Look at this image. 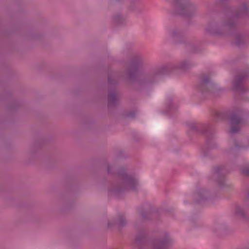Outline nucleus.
Here are the masks:
<instances>
[{
	"label": "nucleus",
	"mask_w": 249,
	"mask_h": 249,
	"mask_svg": "<svg viewBox=\"0 0 249 249\" xmlns=\"http://www.w3.org/2000/svg\"><path fill=\"white\" fill-rule=\"evenodd\" d=\"M142 63L141 57L135 56L130 62V66L125 72L126 78L128 81L135 83L132 89L134 91H139L141 87L148 86L158 82L163 76L176 71H186L195 65L190 60H184L180 63H171L157 68L153 71L145 73L138 79L140 70Z\"/></svg>",
	"instance_id": "nucleus-1"
},
{
	"label": "nucleus",
	"mask_w": 249,
	"mask_h": 249,
	"mask_svg": "<svg viewBox=\"0 0 249 249\" xmlns=\"http://www.w3.org/2000/svg\"><path fill=\"white\" fill-rule=\"evenodd\" d=\"M103 167L107 170L108 175L114 178H118L120 180L111 183L108 188L109 196L120 198L124 195L125 192L137 191V179L134 176L128 174L125 168L117 167L115 165L108 163L107 161L104 162Z\"/></svg>",
	"instance_id": "nucleus-2"
},
{
	"label": "nucleus",
	"mask_w": 249,
	"mask_h": 249,
	"mask_svg": "<svg viewBox=\"0 0 249 249\" xmlns=\"http://www.w3.org/2000/svg\"><path fill=\"white\" fill-rule=\"evenodd\" d=\"M236 18L231 17L223 18L216 16L208 22L205 28V32L211 36H233L236 45L240 46L244 43V37L242 34L235 33L236 27L234 19Z\"/></svg>",
	"instance_id": "nucleus-3"
},
{
	"label": "nucleus",
	"mask_w": 249,
	"mask_h": 249,
	"mask_svg": "<svg viewBox=\"0 0 249 249\" xmlns=\"http://www.w3.org/2000/svg\"><path fill=\"white\" fill-rule=\"evenodd\" d=\"M187 126L190 129V132L197 134H202L205 138V144L201 150V155L203 157H208L210 159H213L211 155L210 150L217 148L218 144L213 140L215 138V130L212 124H204L199 123H189Z\"/></svg>",
	"instance_id": "nucleus-4"
},
{
	"label": "nucleus",
	"mask_w": 249,
	"mask_h": 249,
	"mask_svg": "<svg viewBox=\"0 0 249 249\" xmlns=\"http://www.w3.org/2000/svg\"><path fill=\"white\" fill-rule=\"evenodd\" d=\"M211 76V72L202 73L200 76L198 82L196 85L197 90L204 98L209 95L217 97L225 90L224 88L219 87L213 81Z\"/></svg>",
	"instance_id": "nucleus-5"
},
{
	"label": "nucleus",
	"mask_w": 249,
	"mask_h": 249,
	"mask_svg": "<svg viewBox=\"0 0 249 249\" xmlns=\"http://www.w3.org/2000/svg\"><path fill=\"white\" fill-rule=\"evenodd\" d=\"M247 111L240 107L235 108L230 117L227 112L214 111L213 113V117L216 121H225L229 119L231 124L230 132L236 134L240 131L239 125L243 122V117L247 114Z\"/></svg>",
	"instance_id": "nucleus-6"
},
{
	"label": "nucleus",
	"mask_w": 249,
	"mask_h": 249,
	"mask_svg": "<svg viewBox=\"0 0 249 249\" xmlns=\"http://www.w3.org/2000/svg\"><path fill=\"white\" fill-rule=\"evenodd\" d=\"M171 240L169 237L162 239L148 240L145 231L139 232L134 241V245L137 249H166L171 244Z\"/></svg>",
	"instance_id": "nucleus-7"
},
{
	"label": "nucleus",
	"mask_w": 249,
	"mask_h": 249,
	"mask_svg": "<svg viewBox=\"0 0 249 249\" xmlns=\"http://www.w3.org/2000/svg\"><path fill=\"white\" fill-rule=\"evenodd\" d=\"M173 9V14L180 15L186 18L194 17L197 6L190 0H169Z\"/></svg>",
	"instance_id": "nucleus-8"
},
{
	"label": "nucleus",
	"mask_w": 249,
	"mask_h": 249,
	"mask_svg": "<svg viewBox=\"0 0 249 249\" xmlns=\"http://www.w3.org/2000/svg\"><path fill=\"white\" fill-rule=\"evenodd\" d=\"M229 171L221 165L213 168L212 178L215 180L220 188H229L230 185L226 182L225 176Z\"/></svg>",
	"instance_id": "nucleus-9"
},
{
	"label": "nucleus",
	"mask_w": 249,
	"mask_h": 249,
	"mask_svg": "<svg viewBox=\"0 0 249 249\" xmlns=\"http://www.w3.org/2000/svg\"><path fill=\"white\" fill-rule=\"evenodd\" d=\"M249 77V71H245L243 73L235 75L232 82V89L235 92L243 95L249 91V88L242 85L244 81Z\"/></svg>",
	"instance_id": "nucleus-10"
},
{
	"label": "nucleus",
	"mask_w": 249,
	"mask_h": 249,
	"mask_svg": "<svg viewBox=\"0 0 249 249\" xmlns=\"http://www.w3.org/2000/svg\"><path fill=\"white\" fill-rule=\"evenodd\" d=\"M169 35L175 44L185 43L184 38L186 32L183 29L178 27H174L171 29Z\"/></svg>",
	"instance_id": "nucleus-11"
},
{
	"label": "nucleus",
	"mask_w": 249,
	"mask_h": 249,
	"mask_svg": "<svg viewBox=\"0 0 249 249\" xmlns=\"http://www.w3.org/2000/svg\"><path fill=\"white\" fill-rule=\"evenodd\" d=\"M193 196L195 202L197 204L204 203L212 198L210 192L204 188L198 189Z\"/></svg>",
	"instance_id": "nucleus-12"
},
{
	"label": "nucleus",
	"mask_w": 249,
	"mask_h": 249,
	"mask_svg": "<svg viewBox=\"0 0 249 249\" xmlns=\"http://www.w3.org/2000/svg\"><path fill=\"white\" fill-rule=\"evenodd\" d=\"M249 143V138L248 140ZM249 148L248 145H242L236 140H234L233 145L225 150V153L228 155H231L234 157L237 156L241 150H247Z\"/></svg>",
	"instance_id": "nucleus-13"
},
{
	"label": "nucleus",
	"mask_w": 249,
	"mask_h": 249,
	"mask_svg": "<svg viewBox=\"0 0 249 249\" xmlns=\"http://www.w3.org/2000/svg\"><path fill=\"white\" fill-rule=\"evenodd\" d=\"M128 8L136 15L142 14L144 11V6L141 0H130Z\"/></svg>",
	"instance_id": "nucleus-14"
},
{
	"label": "nucleus",
	"mask_w": 249,
	"mask_h": 249,
	"mask_svg": "<svg viewBox=\"0 0 249 249\" xmlns=\"http://www.w3.org/2000/svg\"><path fill=\"white\" fill-rule=\"evenodd\" d=\"M119 221L117 223L116 220H112L111 221H108L107 224L108 228H111V227L115 226L116 225H118V227L120 229H122L127 224V221L124 217V214H121L118 215Z\"/></svg>",
	"instance_id": "nucleus-15"
},
{
	"label": "nucleus",
	"mask_w": 249,
	"mask_h": 249,
	"mask_svg": "<svg viewBox=\"0 0 249 249\" xmlns=\"http://www.w3.org/2000/svg\"><path fill=\"white\" fill-rule=\"evenodd\" d=\"M107 106L108 109L112 107H116L118 104L116 94L114 91H110L107 95Z\"/></svg>",
	"instance_id": "nucleus-16"
},
{
	"label": "nucleus",
	"mask_w": 249,
	"mask_h": 249,
	"mask_svg": "<svg viewBox=\"0 0 249 249\" xmlns=\"http://www.w3.org/2000/svg\"><path fill=\"white\" fill-rule=\"evenodd\" d=\"M166 110L163 112V113H169L175 111L178 107L173 102V99L171 97H168L165 103Z\"/></svg>",
	"instance_id": "nucleus-17"
},
{
	"label": "nucleus",
	"mask_w": 249,
	"mask_h": 249,
	"mask_svg": "<svg viewBox=\"0 0 249 249\" xmlns=\"http://www.w3.org/2000/svg\"><path fill=\"white\" fill-rule=\"evenodd\" d=\"M113 20L114 23L117 26H123L126 24L124 18L120 13L114 15Z\"/></svg>",
	"instance_id": "nucleus-18"
},
{
	"label": "nucleus",
	"mask_w": 249,
	"mask_h": 249,
	"mask_svg": "<svg viewBox=\"0 0 249 249\" xmlns=\"http://www.w3.org/2000/svg\"><path fill=\"white\" fill-rule=\"evenodd\" d=\"M186 45L188 51L192 53H200L203 50L199 46L192 43H188Z\"/></svg>",
	"instance_id": "nucleus-19"
},
{
	"label": "nucleus",
	"mask_w": 249,
	"mask_h": 249,
	"mask_svg": "<svg viewBox=\"0 0 249 249\" xmlns=\"http://www.w3.org/2000/svg\"><path fill=\"white\" fill-rule=\"evenodd\" d=\"M228 229L227 225L224 222L215 223L213 231L214 232H226Z\"/></svg>",
	"instance_id": "nucleus-20"
},
{
	"label": "nucleus",
	"mask_w": 249,
	"mask_h": 249,
	"mask_svg": "<svg viewBox=\"0 0 249 249\" xmlns=\"http://www.w3.org/2000/svg\"><path fill=\"white\" fill-rule=\"evenodd\" d=\"M157 217L158 215V213L154 212V211L146 212L144 210H142L141 212L140 215L141 219L143 220H147L153 215Z\"/></svg>",
	"instance_id": "nucleus-21"
},
{
	"label": "nucleus",
	"mask_w": 249,
	"mask_h": 249,
	"mask_svg": "<svg viewBox=\"0 0 249 249\" xmlns=\"http://www.w3.org/2000/svg\"><path fill=\"white\" fill-rule=\"evenodd\" d=\"M235 215L243 220L248 218V216L243 209L240 206H236L235 210Z\"/></svg>",
	"instance_id": "nucleus-22"
},
{
	"label": "nucleus",
	"mask_w": 249,
	"mask_h": 249,
	"mask_svg": "<svg viewBox=\"0 0 249 249\" xmlns=\"http://www.w3.org/2000/svg\"><path fill=\"white\" fill-rule=\"evenodd\" d=\"M21 104L18 101H13L8 106V110L9 111H14L19 108Z\"/></svg>",
	"instance_id": "nucleus-23"
},
{
	"label": "nucleus",
	"mask_w": 249,
	"mask_h": 249,
	"mask_svg": "<svg viewBox=\"0 0 249 249\" xmlns=\"http://www.w3.org/2000/svg\"><path fill=\"white\" fill-rule=\"evenodd\" d=\"M11 93L7 90H5L0 95V100H10L11 97Z\"/></svg>",
	"instance_id": "nucleus-24"
},
{
	"label": "nucleus",
	"mask_w": 249,
	"mask_h": 249,
	"mask_svg": "<svg viewBox=\"0 0 249 249\" xmlns=\"http://www.w3.org/2000/svg\"><path fill=\"white\" fill-rule=\"evenodd\" d=\"M27 36L31 39H40L41 38V35L38 34V33H35V32H31L29 33L27 35Z\"/></svg>",
	"instance_id": "nucleus-25"
},
{
	"label": "nucleus",
	"mask_w": 249,
	"mask_h": 249,
	"mask_svg": "<svg viewBox=\"0 0 249 249\" xmlns=\"http://www.w3.org/2000/svg\"><path fill=\"white\" fill-rule=\"evenodd\" d=\"M108 83L109 85L114 87L117 84V81L112 77L110 73L108 74Z\"/></svg>",
	"instance_id": "nucleus-26"
},
{
	"label": "nucleus",
	"mask_w": 249,
	"mask_h": 249,
	"mask_svg": "<svg viewBox=\"0 0 249 249\" xmlns=\"http://www.w3.org/2000/svg\"><path fill=\"white\" fill-rule=\"evenodd\" d=\"M242 174L245 176H249V164L246 165L241 170Z\"/></svg>",
	"instance_id": "nucleus-27"
},
{
	"label": "nucleus",
	"mask_w": 249,
	"mask_h": 249,
	"mask_svg": "<svg viewBox=\"0 0 249 249\" xmlns=\"http://www.w3.org/2000/svg\"><path fill=\"white\" fill-rule=\"evenodd\" d=\"M136 111L132 110V111L127 112L125 114V116H126V117H127L128 118L134 119L136 117Z\"/></svg>",
	"instance_id": "nucleus-28"
},
{
	"label": "nucleus",
	"mask_w": 249,
	"mask_h": 249,
	"mask_svg": "<svg viewBox=\"0 0 249 249\" xmlns=\"http://www.w3.org/2000/svg\"><path fill=\"white\" fill-rule=\"evenodd\" d=\"M44 140H39L36 142L35 144V147L39 148H40L42 145L43 143H44Z\"/></svg>",
	"instance_id": "nucleus-29"
},
{
	"label": "nucleus",
	"mask_w": 249,
	"mask_h": 249,
	"mask_svg": "<svg viewBox=\"0 0 249 249\" xmlns=\"http://www.w3.org/2000/svg\"><path fill=\"white\" fill-rule=\"evenodd\" d=\"M238 98L239 100H242L244 102H249V98H248L247 97L240 95V97H239Z\"/></svg>",
	"instance_id": "nucleus-30"
},
{
	"label": "nucleus",
	"mask_w": 249,
	"mask_h": 249,
	"mask_svg": "<svg viewBox=\"0 0 249 249\" xmlns=\"http://www.w3.org/2000/svg\"><path fill=\"white\" fill-rule=\"evenodd\" d=\"M12 34V33L11 32H3L1 33V37H5L9 36Z\"/></svg>",
	"instance_id": "nucleus-31"
},
{
	"label": "nucleus",
	"mask_w": 249,
	"mask_h": 249,
	"mask_svg": "<svg viewBox=\"0 0 249 249\" xmlns=\"http://www.w3.org/2000/svg\"><path fill=\"white\" fill-rule=\"evenodd\" d=\"M124 0H108V1L109 4H111L113 2H116L119 3V2H122L124 1Z\"/></svg>",
	"instance_id": "nucleus-32"
},
{
	"label": "nucleus",
	"mask_w": 249,
	"mask_h": 249,
	"mask_svg": "<svg viewBox=\"0 0 249 249\" xmlns=\"http://www.w3.org/2000/svg\"><path fill=\"white\" fill-rule=\"evenodd\" d=\"M190 221H191V222L192 223H194V224H195L196 222H198V219H196V220H195V219L194 218V217H192V218H191V219H190Z\"/></svg>",
	"instance_id": "nucleus-33"
},
{
	"label": "nucleus",
	"mask_w": 249,
	"mask_h": 249,
	"mask_svg": "<svg viewBox=\"0 0 249 249\" xmlns=\"http://www.w3.org/2000/svg\"><path fill=\"white\" fill-rule=\"evenodd\" d=\"M246 201L247 203H249V193H248L247 198L246 199Z\"/></svg>",
	"instance_id": "nucleus-34"
},
{
	"label": "nucleus",
	"mask_w": 249,
	"mask_h": 249,
	"mask_svg": "<svg viewBox=\"0 0 249 249\" xmlns=\"http://www.w3.org/2000/svg\"><path fill=\"white\" fill-rule=\"evenodd\" d=\"M123 152L120 151L119 152V157L121 158H124V156L123 155Z\"/></svg>",
	"instance_id": "nucleus-35"
},
{
	"label": "nucleus",
	"mask_w": 249,
	"mask_h": 249,
	"mask_svg": "<svg viewBox=\"0 0 249 249\" xmlns=\"http://www.w3.org/2000/svg\"><path fill=\"white\" fill-rule=\"evenodd\" d=\"M184 203H187V202H186V201H184Z\"/></svg>",
	"instance_id": "nucleus-36"
}]
</instances>
